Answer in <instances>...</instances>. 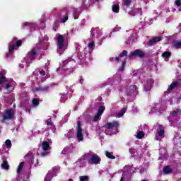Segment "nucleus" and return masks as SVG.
Here are the masks:
<instances>
[{"mask_svg":"<svg viewBox=\"0 0 181 181\" xmlns=\"http://www.w3.org/2000/svg\"><path fill=\"white\" fill-rule=\"evenodd\" d=\"M125 66H127V62H124L122 64V66L120 67L121 71H124V69H125Z\"/></svg>","mask_w":181,"mask_h":181,"instance_id":"37","label":"nucleus"},{"mask_svg":"<svg viewBox=\"0 0 181 181\" xmlns=\"http://www.w3.org/2000/svg\"><path fill=\"white\" fill-rule=\"evenodd\" d=\"M80 81H79V83L80 84H83V83L84 82V78H83V76H81L80 77Z\"/></svg>","mask_w":181,"mask_h":181,"instance_id":"46","label":"nucleus"},{"mask_svg":"<svg viewBox=\"0 0 181 181\" xmlns=\"http://www.w3.org/2000/svg\"><path fill=\"white\" fill-rule=\"evenodd\" d=\"M3 121H11L15 117V112L12 109H8L2 115Z\"/></svg>","mask_w":181,"mask_h":181,"instance_id":"2","label":"nucleus"},{"mask_svg":"<svg viewBox=\"0 0 181 181\" xmlns=\"http://www.w3.org/2000/svg\"><path fill=\"white\" fill-rule=\"evenodd\" d=\"M105 156L108 158V159H115V156H114V153L106 151Z\"/></svg>","mask_w":181,"mask_h":181,"instance_id":"19","label":"nucleus"},{"mask_svg":"<svg viewBox=\"0 0 181 181\" xmlns=\"http://www.w3.org/2000/svg\"><path fill=\"white\" fill-rule=\"evenodd\" d=\"M175 47H181V41H178V42H176L175 43Z\"/></svg>","mask_w":181,"mask_h":181,"instance_id":"40","label":"nucleus"},{"mask_svg":"<svg viewBox=\"0 0 181 181\" xmlns=\"http://www.w3.org/2000/svg\"><path fill=\"white\" fill-rule=\"evenodd\" d=\"M40 74L41 76H46V72L45 71V70L42 69L40 71Z\"/></svg>","mask_w":181,"mask_h":181,"instance_id":"44","label":"nucleus"},{"mask_svg":"<svg viewBox=\"0 0 181 181\" xmlns=\"http://www.w3.org/2000/svg\"><path fill=\"white\" fill-rule=\"evenodd\" d=\"M79 180L80 181H87V180H88V176H87V175L81 176Z\"/></svg>","mask_w":181,"mask_h":181,"instance_id":"36","label":"nucleus"},{"mask_svg":"<svg viewBox=\"0 0 181 181\" xmlns=\"http://www.w3.org/2000/svg\"><path fill=\"white\" fill-rule=\"evenodd\" d=\"M47 151H43L40 153V156L42 157L47 156Z\"/></svg>","mask_w":181,"mask_h":181,"instance_id":"42","label":"nucleus"},{"mask_svg":"<svg viewBox=\"0 0 181 181\" xmlns=\"http://www.w3.org/2000/svg\"><path fill=\"white\" fill-rule=\"evenodd\" d=\"M179 112L181 114V109L180 110L178 109V113Z\"/></svg>","mask_w":181,"mask_h":181,"instance_id":"54","label":"nucleus"},{"mask_svg":"<svg viewBox=\"0 0 181 181\" xmlns=\"http://www.w3.org/2000/svg\"><path fill=\"white\" fill-rule=\"evenodd\" d=\"M101 158L98 155L94 153L92 157L88 160V165H100Z\"/></svg>","mask_w":181,"mask_h":181,"instance_id":"3","label":"nucleus"},{"mask_svg":"<svg viewBox=\"0 0 181 181\" xmlns=\"http://www.w3.org/2000/svg\"><path fill=\"white\" fill-rule=\"evenodd\" d=\"M72 60H74V59H71V58H68V59H66V62H67V63H69V62H72Z\"/></svg>","mask_w":181,"mask_h":181,"instance_id":"48","label":"nucleus"},{"mask_svg":"<svg viewBox=\"0 0 181 181\" xmlns=\"http://www.w3.org/2000/svg\"><path fill=\"white\" fill-rule=\"evenodd\" d=\"M50 170L52 172V176H54V175H56L57 173H59V172H60V168H59V167H54Z\"/></svg>","mask_w":181,"mask_h":181,"instance_id":"18","label":"nucleus"},{"mask_svg":"<svg viewBox=\"0 0 181 181\" xmlns=\"http://www.w3.org/2000/svg\"><path fill=\"white\" fill-rule=\"evenodd\" d=\"M74 19H78V17H74Z\"/></svg>","mask_w":181,"mask_h":181,"instance_id":"56","label":"nucleus"},{"mask_svg":"<svg viewBox=\"0 0 181 181\" xmlns=\"http://www.w3.org/2000/svg\"><path fill=\"white\" fill-rule=\"evenodd\" d=\"M115 62H117V63H119V57H116L115 58Z\"/></svg>","mask_w":181,"mask_h":181,"instance_id":"47","label":"nucleus"},{"mask_svg":"<svg viewBox=\"0 0 181 181\" xmlns=\"http://www.w3.org/2000/svg\"><path fill=\"white\" fill-rule=\"evenodd\" d=\"M53 174H52V170H49L48 173L45 177V181H51L53 179Z\"/></svg>","mask_w":181,"mask_h":181,"instance_id":"16","label":"nucleus"},{"mask_svg":"<svg viewBox=\"0 0 181 181\" xmlns=\"http://www.w3.org/2000/svg\"><path fill=\"white\" fill-rule=\"evenodd\" d=\"M11 87H12V86L9 83H7L6 85V90H9V88H11Z\"/></svg>","mask_w":181,"mask_h":181,"instance_id":"45","label":"nucleus"},{"mask_svg":"<svg viewBox=\"0 0 181 181\" xmlns=\"http://www.w3.org/2000/svg\"><path fill=\"white\" fill-rule=\"evenodd\" d=\"M7 148H11L12 147V141H11V140L9 139H7L6 140V142H5Z\"/></svg>","mask_w":181,"mask_h":181,"instance_id":"32","label":"nucleus"},{"mask_svg":"<svg viewBox=\"0 0 181 181\" xmlns=\"http://www.w3.org/2000/svg\"><path fill=\"white\" fill-rule=\"evenodd\" d=\"M15 46L16 47H20V46H22V40H17Z\"/></svg>","mask_w":181,"mask_h":181,"instance_id":"35","label":"nucleus"},{"mask_svg":"<svg viewBox=\"0 0 181 181\" xmlns=\"http://www.w3.org/2000/svg\"><path fill=\"white\" fill-rule=\"evenodd\" d=\"M120 181H125V179L124 178V177H121Z\"/></svg>","mask_w":181,"mask_h":181,"instance_id":"51","label":"nucleus"},{"mask_svg":"<svg viewBox=\"0 0 181 181\" xmlns=\"http://www.w3.org/2000/svg\"><path fill=\"white\" fill-rule=\"evenodd\" d=\"M68 181H73V179H69Z\"/></svg>","mask_w":181,"mask_h":181,"instance_id":"55","label":"nucleus"},{"mask_svg":"<svg viewBox=\"0 0 181 181\" xmlns=\"http://www.w3.org/2000/svg\"><path fill=\"white\" fill-rule=\"evenodd\" d=\"M132 0H123V5L124 6H129Z\"/></svg>","mask_w":181,"mask_h":181,"instance_id":"26","label":"nucleus"},{"mask_svg":"<svg viewBox=\"0 0 181 181\" xmlns=\"http://www.w3.org/2000/svg\"><path fill=\"white\" fill-rule=\"evenodd\" d=\"M39 50V47H33L31 51H30V60L32 62L39 56V54L37 53V51Z\"/></svg>","mask_w":181,"mask_h":181,"instance_id":"7","label":"nucleus"},{"mask_svg":"<svg viewBox=\"0 0 181 181\" xmlns=\"http://www.w3.org/2000/svg\"><path fill=\"white\" fill-rule=\"evenodd\" d=\"M136 95L138 94V87L136 85H132L127 89V95L130 97V95Z\"/></svg>","mask_w":181,"mask_h":181,"instance_id":"6","label":"nucleus"},{"mask_svg":"<svg viewBox=\"0 0 181 181\" xmlns=\"http://www.w3.org/2000/svg\"><path fill=\"white\" fill-rule=\"evenodd\" d=\"M112 12H115V13H118L119 12V5L118 4H114L112 6Z\"/></svg>","mask_w":181,"mask_h":181,"instance_id":"21","label":"nucleus"},{"mask_svg":"<svg viewBox=\"0 0 181 181\" xmlns=\"http://www.w3.org/2000/svg\"><path fill=\"white\" fill-rule=\"evenodd\" d=\"M46 122H47V127H50V125H53V123L52 122V119L51 118L48 119L46 121Z\"/></svg>","mask_w":181,"mask_h":181,"instance_id":"38","label":"nucleus"},{"mask_svg":"<svg viewBox=\"0 0 181 181\" xmlns=\"http://www.w3.org/2000/svg\"><path fill=\"white\" fill-rule=\"evenodd\" d=\"M104 110H105L104 108V106H100L98 111V114L100 116L103 115V114H104Z\"/></svg>","mask_w":181,"mask_h":181,"instance_id":"24","label":"nucleus"},{"mask_svg":"<svg viewBox=\"0 0 181 181\" xmlns=\"http://www.w3.org/2000/svg\"><path fill=\"white\" fill-rule=\"evenodd\" d=\"M129 59H134V57H139V59H144V57H146V54L144 50L136 49L134 52H131L128 55Z\"/></svg>","mask_w":181,"mask_h":181,"instance_id":"1","label":"nucleus"},{"mask_svg":"<svg viewBox=\"0 0 181 181\" xmlns=\"http://www.w3.org/2000/svg\"><path fill=\"white\" fill-rule=\"evenodd\" d=\"M49 88L50 87H49V86H42L40 88H37L35 89V91H43L44 93H47Z\"/></svg>","mask_w":181,"mask_h":181,"instance_id":"14","label":"nucleus"},{"mask_svg":"<svg viewBox=\"0 0 181 181\" xmlns=\"http://www.w3.org/2000/svg\"><path fill=\"white\" fill-rule=\"evenodd\" d=\"M42 151H44L45 152L50 151V143L46 141H43L42 144Z\"/></svg>","mask_w":181,"mask_h":181,"instance_id":"11","label":"nucleus"},{"mask_svg":"<svg viewBox=\"0 0 181 181\" xmlns=\"http://www.w3.org/2000/svg\"><path fill=\"white\" fill-rule=\"evenodd\" d=\"M170 56H172V53H170V52H165L162 54V57H163V59H169Z\"/></svg>","mask_w":181,"mask_h":181,"instance_id":"22","label":"nucleus"},{"mask_svg":"<svg viewBox=\"0 0 181 181\" xmlns=\"http://www.w3.org/2000/svg\"><path fill=\"white\" fill-rule=\"evenodd\" d=\"M88 47H89V49H94V47H95V44L94 43V41L89 42L88 44Z\"/></svg>","mask_w":181,"mask_h":181,"instance_id":"31","label":"nucleus"},{"mask_svg":"<svg viewBox=\"0 0 181 181\" xmlns=\"http://www.w3.org/2000/svg\"><path fill=\"white\" fill-rule=\"evenodd\" d=\"M134 149L133 148H129V152L130 153H134Z\"/></svg>","mask_w":181,"mask_h":181,"instance_id":"49","label":"nucleus"},{"mask_svg":"<svg viewBox=\"0 0 181 181\" xmlns=\"http://www.w3.org/2000/svg\"><path fill=\"white\" fill-rule=\"evenodd\" d=\"M141 181H146V180H141Z\"/></svg>","mask_w":181,"mask_h":181,"instance_id":"58","label":"nucleus"},{"mask_svg":"<svg viewBox=\"0 0 181 181\" xmlns=\"http://www.w3.org/2000/svg\"><path fill=\"white\" fill-rule=\"evenodd\" d=\"M100 117H101V115H99L98 113H97V114L94 116V117H93V122H97V121H98V120L100 119Z\"/></svg>","mask_w":181,"mask_h":181,"instance_id":"29","label":"nucleus"},{"mask_svg":"<svg viewBox=\"0 0 181 181\" xmlns=\"http://www.w3.org/2000/svg\"><path fill=\"white\" fill-rule=\"evenodd\" d=\"M23 166H25V162L20 163L17 169V173H18V175L22 172Z\"/></svg>","mask_w":181,"mask_h":181,"instance_id":"17","label":"nucleus"},{"mask_svg":"<svg viewBox=\"0 0 181 181\" xmlns=\"http://www.w3.org/2000/svg\"><path fill=\"white\" fill-rule=\"evenodd\" d=\"M177 86H179V82H177V81L173 82L168 87V91H169V92L172 91V90H173L174 88H176V87H177Z\"/></svg>","mask_w":181,"mask_h":181,"instance_id":"13","label":"nucleus"},{"mask_svg":"<svg viewBox=\"0 0 181 181\" xmlns=\"http://www.w3.org/2000/svg\"><path fill=\"white\" fill-rule=\"evenodd\" d=\"M163 172L165 175H169V173L172 172V169L169 167V165H167L163 168Z\"/></svg>","mask_w":181,"mask_h":181,"instance_id":"20","label":"nucleus"},{"mask_svg":"<svg viewBox=\"0 0 181 181\" xmlns=\"http://www.w3.org/2000/svg\"><path fill=\"white\" fill-rule=\"evenodd\" d=\"M162 40V37L156 36L147 42V46H153V43H158Z\"/></svg>","mask_w":181,"mask_h":181,"instance_id":"10","label":"nucleus"},{"mask_svg":"<svg viewBox=\"0 0 181 181\" xmlns=\"http://www.w3.org/2000/svg\"><path fill=\"white\" fill-rule=\"evenodd\" d=\"M128 56V51L123 50L122 53L119 54V57H127Z\"/></svg>","mask_w":181,"mask_h":181,"instance_id":"28","label":"nucleus"},{"mask_svg":"<svg viewBox=\"0 0 181 181\" xmlns=\"http://www.w3.org/2000/svg\"><path fill=\"white\" fill-rule=\"evenodd\" d=\"M0 91H2V86H0Z\"/></svg>","mask_w":181,"mask_h":181,"instance_id":"52","label":"nucleus"},{"mask_svg":"<svg viewBox=\"0 0 181 181\" xmlns=\"http://www.w3.org/2000/svg\"><path fill=\"white\" fill-rule=\"evenodd\" d=\"M158 136H161V138H164L165 137V130L160 129V131L158 132Z\"/></svg>","mask_w":181,"mask_h":181,"instance_id":"34","label":"nucleus"},{"mask_svg":"<svg viewBox=\"0 0 181 181\" xmlns=\"http://www.w3.org/2000/svg\"><path fill=\"white\" fill-rule=\"evenodd\" d=\"M77 132H76V136L78 141H83V129L81 128V122L77 121Z\"/></svg>","mask_w":181,"mask_h":181,"instance_id":"4","label":"nucleus"},{"mask_svg":"<svg viewBox=\"0 0 181 181\" xmlns=\"http://www.w3.org/2000/svg\"><path fill=\"white\" fill-rule=\"evenodd\" d=\"M87 155L88 154H85L84 156H82L81 158V160H87Z\"/></svg>","mask_w":181,"mask_h":181,"instance_id":"43","label":"nucleus"},{"mask_svg":"<svg viewBox=\"0 0 181 181\" xmlns=\"http://www.w3.org/2000/svg\"><path fill=\"white\" fill-rule=\"evenodd\" d=\"M67 21H69V15L65 14L64 16V18L62 19V23H66V22H67Z\"/></svg>","mask_w":181,"mask_h":181,"instance_id":"30","label":"nucleus"},{"mask_svg":"<svg viewBox=\"0 0 181 181\" xmlns=\"http://www.w3.org/2000/svg\"><path fill=\"white\" fill-rule=\"evenodd\" d=\"M17 181H21V178L17 177Z\"/></svg>","mask_w":181,"mask_h":181,"instance_id":"53","label":"nucleus"},{"mask_svg":"<svg viewBox=\"0 0 181 181\" xmlns=\"http://www.w3.org/2000/svg\"><path fill=\"white\" fill-rule=\"evenodd\" d=\"M3 163L1 164L2 169H5V170H9V164H8V161L6 160V157H4L2 158Z\"/></svg>","mask_w":181,"mask_h":181,"instance_id":"12","label":"nucleus"},{"mask_svg":"<svg viewBox=\"0 0 181 181\" xmlns=\"http://www.w3.org/2000/svg\"><path fill=\"white\" fill-rule=\"evenodd\" d=\"M127 110H128V107H123V108L121 110L120 112L119 113V115H124V114L125 112H127Z\"/></svg>","mask_w":181,"mask_h":181,"instance_id":"33","label":"nucleus"},{"mask_svg":"<svg viewBox=\"0 0 181 181\" xmlns=\"http://www.w3.org/2000/svg\"><path fill=\"white\" fill-rule=\"evenodd\" d=\"M144 136H145V133L144 132L139 131L137 133V135H136L137 139H142V138H144Z\"/></svg>","mask_w":181,"mask_h":181,"instance_id":"23","label":"nucleus"},{"mask_svg":"<svg viewBox=\"0 0 181 181\" xmlns=\"http://www.w3.org/2000/svg\"><path fill=\"white\" fill-rule=\"evenodd\" d=\"M152 86H153V79L148 78L146 83H144L145 91H151V88H152Z\"/></svg>","mask_w":181,"mask_h":181,"instance_id":"9","label":"nucleus"},{"mask_svg":"<svg viewBox=\"0 0 181 181\" xmlns=\"http://www.w3.org/2000/svg\"><path fill=\"white\" fill-rule=\"evenodd\" d=\"M175 5H177V6H181V1H180V0H175Z\"/></svg>","mask_w":181,"mask_h":181,"instance_id":"41","label":"nucleus"},{"mask_svg":"<svg viewBox=\"0 0 181 181\" xmlns=\"http://www.w3.org/2000/svg\"><path fill=\"white\" fill-rule=\"evenodd\" d=\"M118 127H119V123L117 121H113L112 122L105 124V125L103 126V128H106L107 129H113V128H115V129H117Z\"/></svg>","mask_w":181,"mask_h":181,"instance_id":"5","label":"nucleus"},{"mask_svg":"<svg viewBox=\"0 0 181 181\" xmlns=\"http://www.w3.org/2000/svg\"><path fill=\"white\" fill-rule=\"evenodd\" d=\"M9 56H11V54H6V58L8 59V57H9Z\"/></svg>","mask_w":181,"mask_h":181,"instance_id":"50","label":"nucleus"},{"mask_svg":"<svg viewBox=\"0 0 181 181\" xmlns=\"http://www.w3.org/2000/svg\"><path fill=\"white\" fill-rule=\"evenodd\" d=\"M177 114H179V110L178 109H177V110H174L173 111L172 115L173 117H177Z\"/></svg>","mask_w":181,"mask_h":181,"instance_id":"39","label":"nucleus"},{"mask_svg":"<svg viewBox=\"0 0 181 181\" xmlns=\"http://www.w3.org/2000/svg\"><path fill=\"white\" fill-rule=\"evenodd\" d=\"M32 103L33 107H37L39 105V100L37 98H33Z\"/></svg>","mask_w":181,"mask_h":181,"instance_id":"25","label":"nucleus"},{"mask_svg":"<svg viewBox=\"0 0 181 181\" xmlns=\"http://www.w3.org/2000/svg\"><path fill=\"white\" fill-rule=\"evenodd\" d=\"M15 47H16L15 45H13L12 43L10 44L8 49L9 53H13V50H15Z\"/></svg>","mask_w":181,"mask_h":181,"instance_id":"27","label":"nucleus"},{"mask_svg":"<svg viewBox=\"0 0 181 181\" xmlns=\"http://www.w3.org/2000/svg\"><path fill=\"white\" fill-rule=\"evenodd\" d=\"M57 41L58 43V47L60 50L64 47V37L62 35H59L57 37Z\"/></svg>","mask_w":181,"mask_h":181,"instance_id":"8","label":"nucleus"},{"mask_svg":"<svg viewBox=\"0 0 181 181\" xmlns=\"http://www.w3.org/2000/svg\"><path fill=\"white\" fill-rule=\"evenodd\" d=\"M107 130H105V134H107Z\"/></svg>","mask_w":181,"mask_h":181,"instance_id":"57","label":"nucleus"},{"mask_svg":"<svg viewBox=\"0 0 181 181\" xmlns=\"http://www.w3.org/2000/svg\"><path fill=\"white\" fill-rule=\"evenodd\" d=\"M8 82V79H6V77H5V75L2 73V71L0 72V84H4V83Z\"/></svg>","mask_w":181,"mask_h":181,"instance_id":"15","label":"nucleus"}]
</instances>
